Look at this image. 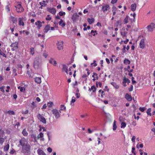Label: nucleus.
Segmentation results:
<instances>
[{"mask_svg": "<svg viewBox=\"0 0 155 155\" xmlns=\"http://www.w3.org/2000/svg\"><path fill=\"white\" fill-rule=\"evenodd\" d=\"M19 144L22 147L21 150L23 153H28L31 149V146L28 142V140L23 137L19 141Z\"/></svg>", "mask_w": 155, "mask_h": 155, "instance_id": "nucleus-1", "label": "nucleus"}, {"mask_svg": "<svg viewBox=\"0 0 155 155\" xmlns=\"http://www.w3.org/2000/svg\"><path fill=\"white\" fill-rule=\"evenodd\" d=\"M42 64V61L39 57H35L34 60L33 66L35 69H40L41 68Z\"/></svg>", "mask_w": 155, "mask_h": 155, "instance_id": "nucleus-2", "label": "nucleus"}, {"mask_svg": "<svg viewBox=\"0 0 155 155\" xmlns=\"http://www.w3.org/2000/svg\"><path fill=\"white\" fill-rule=\"evenodd\" d=\"M16 4L15 6L16 8V11L17 13H21L24 11V9L21 5V2H16Z\"/></svg>", "mask_w": 155, "mask_h": 155, "instance_id": "nucleus-3", "label": "nucleus"}, {"mask_svg": "<svg viewBox=\"0 0 155 155\" xmlns=\"http://www.w3.org/2000/svg\"><path fill=\"white\" fill-rule=\"evenodd\" d=\"M146 28L148 32H152L155 29V24L151 23L148 25Z\"/></svg>", "mask_w": 155, "mask_h": 155, "instance_id": "nucleus-4", "label": "nucleus"}, {"mask_svg": "<svg viewBox=\"0 0 155 155\" xmlns=\"http://www.w3.org/2000/svg\"><path fill=\"white\" fill-rule=\"evenodd\" d=\"M52 114L55 116V118L58 119L60 117V114L58 110L56 109H53L52 110Z\"/></svg>", "mask_w": 155, "mask_h": 155, "instance_id": "nucleus-5", "label": "nucleus"}, {"mask_svg": "<svg viewBox=\"0 0 155 155\" xmlns=\"http://www.w3.org/2000/svg\"><path fill=\"white\" fill-rule=\"evenodd\" d=\"M18 42L15 41L12 43L10 45V47L12 48V51L16 50L18 48Z\"/></svg>", "mask_w": 155, "mask_h": 155, "instance_id": "nucleus-6", "label": "nucleus"}, {"mask_svg": "<svg viewBox=\"0 0 155 155\" xmlns=\"http://www.w3.org/2000/svg\"><path fill=\"white\" fill-rule=\"evenodd\" d=\"M37 117L41 122L44 124H46V121L45 119L39 113L37 115Z\"/></svg>", "mask_w": 155, "mask_h": 155, "instance_id": "nucleus-7", "label": "nucleus"}, {"mask_svg": "<svg viewBox=\"0 0 155 155\" xmlns=\"http://www.w3.org/2000/svg\"><path fill=\"white\" fill-rule=\"evenodd\" d=\"M79 15H78L77 13L74 14L72 15L71 19L73 21L74 23L76 22L78 20Z\"/></svg>", "mask_w": 155, "mask_h": 155, "instance_id": "nucleus-8", "label": "nucleus"}, {"mask_svg": "<svg viewBox=\"0 0 155 155\" xmlns=\"http://www.w3.org/2000/svg\"><path fill=\"white\" fill-rule=\"evenodd\" d=\"M63 42L62 41H59L57 43L58 48L59 50H62L63 48Z\"/></svg>", "mask_w": 155, "mask_h": 155, "instance_id": "nucleus-9", "label": "nucleus"}, {"mask_svg": "<svg viewBox=\"0 0 155 155\" xmlns=\"http://www.w3.org/2000/svg\"><path fill=\"white\" fill-rule=\"evenodd\" d=\"M110 6L108 4L104 5L102 8V10L104 12H105L110 9Z\"/></svg>", "mask_w": 155, "mask_h": 155, "instance_id": "nucleus-10", "label": "nucleus"}, {"mask_svg": "<svg viewBox=\"0 0 155 155\" xmlns=\"http://www.w3.org/2000/svg\"><path fill=\"white\" fill-rule=\"evenodd\" d=\"M10 20L12 21V23L14 24H16L17 22L18 19L17 18L10 15L9 17Z\"/></svg>", "mask_w": 155, "mask_h": 155, "instance_id": "nucleus-11", "label": "nucleus"}, {"mask_svg": "<svg viewBox=\"0 0 155 155\" xmlns=\"http://www.w3.org/2000/svg\"><path fill=\"white\" fill-rule=\"evenodd\" d=\"M35 25L37 26L38 29H40L42 26V22L40 21H38L35 23Z\"/></svg>", "mask_w": 155, "mask_h": 155, "instance_id": "nucleus-12", "label": "nucleus"}, {"mask_svg": "<svg viewBox=\"0 0 155 155\" xmlns=\"http://www.w3.org/2000/svg\"><path fill=\"white\" fill-rule=\"evenodd\" d=\"M139 46L140 48L143 49L145 46V44L144 43V40L143 39H141L140 42Z\"/></svg>", "mask_w": 155, "mask_h": 155, "instance_id": "nucleus-13", "label": "nucleus"}, {"mask_svg": "<svg viewBox=\"0 0 155 155\" xmlns=\"http://www.w3.org/2000/svg\"><path fill=\"white\" fill-rule=\"evenodd\" d=\"M44 134L42 132H40L38 135L37 137L38 139H40L41 141H43L44 140V138H43Z\"/></svg>", "mask_w": 155, "mask_h": 155, "instance_id": "nucleus-14", "label": "nucleus"}, {"mask_svg": "<svg viewBox=\"0 0 155 155\" xmlns=\"http://www.w3.org/2000/svg\"><path fill=\"white\" fill-rule=\"evenodd\" d=\"M23 18H18V25L19 26H24V23L23 21Z\"/></svg>", "mask_w": 155, "mask_h": 155, "instance_id": "nucleus-15", "label": "nucleus"}, {"mask_svg": "<svg viewBox=\"0 0 155 155\" xmlns=\"http://www.w3.org/2000/svg\"><path fill=\"white\" fill-rule=\"evenodd\" d=\"M59 25L62 28H64L66 25V23L64 22L63 20L61 19L60 21L59 22Z\"/></svg>", "mask_w": 155, "mask_h": 155, "instance_id": "nucleus-16", "label": "nucleus"}, {"mask_svg": "<svg viewBox=\"0 0 155 155\" xmlns=\"http://www.w3.org/2000/svg\"><path fill=\"white\" fill-rule=\"evenodd\" d=\"M125 98L129 101L132 100V97L131 95H129L128 94H126L125 95Z\"/></svg>", "mask_w": 155, "mask_h": 155, "instance_id": "nucleus-17", "label": "nucleus"}, {"mask_svg": "<svg viewBox=\"0 0 155 155\" xmlns=\"http://www.w3.org/2000/svg\"><path fill=\"white\" fill-rule=\"evenodd\" d=\"M49 62L51 64H53V63L54 66H56L57 64L56 61L54 60V59L52 58H51L49 60Z\"/></svg>", "mask_w": 155, "mask_h": 155, "instance_id": "nucleus-18", "label": "nucleus"}, {"mask_svg": "<svg viewBox=\"0 0 155 155\" xmlns=\"http://www.w3.org/2000/svg\"><path fill=\"white\" fill-rule=\"evenodd\" d=\"M48 11L53 14H55L56 12L55 9L53 8H49Z\"/></svg>", "mask_w": 155, "mask_h": 155, "instance_id": "nucleus-19", "label": "nucleus"}, {"mask_svg": "<svg viewBox=\"0 0 155 155\" xmlns=\"http://www.w3.org/2000/svg\"><path fill=\"white\" fill-rule=\"evenodd\" d=\"M137 7V5L136 3L132 4L131 5V9L133 11H134L136 10Z\"/></svg>", "mask_w": 155, "mask_h": 155, "instance_id": "nucleus-20", "label": "nucleus"}, {"mask_svg": "<svg viewBox=\"0 0 155 155\" xmlns=\"http://www.w3.org/2000/svg\"><path fill=\"white\" fill-rule=\"evenodd\" d=\"M37 153L39 155H46L42 150L40 149L38 150Z\"/></svg>", "mask_w": 155, "mask_h": 155, "instance_id": "nucleus-21", "label": "nucleus"}, {"mask_svg": "<svg viewBox=\"0 0 155 155\" xmlns=\"http://www.w3.org/2000/svg\"><path fill=\"white\" fill-rule=\"evenodd\" d=\"M63 68L62 69L63 71H65L67 74H68V67L65 64H63Z\"/></svg>", "mask_w": 155, "mask_h": 155, "instance_id": "nucleus-22", "label": "nucleus"}, {"mask_svg": "<svg viewBox=\"0 0 155 155\" xmlns=\"http://www.w3.org/2000/svg\"><path fill=\"white\" fill-rule=\"evenodd\" d=\"M35 82L38 84H40L41 82V78L38 77H36L35 78Z\"/></svg>", "mask_w": 155, "mask_h": 155, "instance_id": "nucleus-23", "label": "nucleus"}, {"mask_svg": "<svg viewBox=\"0 0 155 155\" xmlns=\"http://www.w3.org/2000/svg\"><path fill=\"white\" fill-rule=\"evenodd\" d=\"M89 90L90 91L92 90L93 92L95 93L96 91V88L94 85H93L91 87V88H89Z\"/></svg>", "mask_w": 155, "mask_h": 155, "instance_id": "nucleus-24", "label": "nucleus"}, {"mask_svg": "<svg viewBox=\"0 0 155 155\" xmlns=\"http://www.w3.org/2000/svg\"><path fill=\"white\" fill-rule=\"evenodd\" d=\"M111 84L115 89H117L119 88V86L117 85L116 83L114 82H112L111 83Z\"/></svg>", "mask_w": 155, "mask_h": 155, "instance_id": "nucleus-25", "label": "nucleus"}, {"mask_svg": "<svg viewBox=\"0 0 155 155\" xmlns=\"http://www.w3.org/2000/svg\"><path fill=\"white\" fill-rule=\"evenodd\" d=\"M50 27L49 25H46L44 28L45 32L47 33L49 30H50Z\"/></svg>", "mask_w": 155, "mask_h": 155, "instance_id": "nucleus-26", "label": "nucleus"}, {"mask_svg": "<svg viewBox=\"0 0 155 155\" xmlns=\"http://www.w3.org/2000/svg\"><path fill=\"white\" fill-rule=\"evenodd\" d=\"M22 134L25 137L27 136L28 135V133L26 131V129H24L22 132Z\"/></svg>", "mask_w": 155, "mask_h": 155, "instance_id": "nucleus-27", "label": "nucleus"}, {"mask_svg": "<svg viewBox=\"0 0 155 155\" xmlns=\"http://www.w3.org/2000/svg\"><path fill=\"white\" fill-rule=\"evenodd\" d=\"M151 108H149L147 110L146 113L148 115L151 116L152 115L151 113Z\"/></svg>", "mask_w": 155, "mask_h": 155, "instance_id": "nucleus-28", "label": "nucleus"}, {"mask_svg": "<svg viewBox=\"0 0 155 155\" xmlns=\"http://www.w3.org/2000/svg\"><path fill=\"white\" fill-rule=\"evenodd\" d=\"M5 113H8V114L10 115H14L15 114V113L13 110H9L6 111V112H5Z\"/></svg>", "mask_w": 155, "mask_h": 155, "instance_id": "nucleus-29", "label": "nucleus"}, {"mask_svg": "<svg viewBox=\"0 0 155 155\" xmlns=\"http://www.w3.org/2000/svg\"><path fill=\"white\" fill-rule=\"evenodd\" d=\"M18 88V89L20 90V91L21 92H24L25 91V89L23 87L19 86Z\"/></svg>", "mask_w": 155, "mask_h": 155, "instance_id": "nucleus-30", "label": "nucleus"}, {"mask_svg": "<svg viewBox=\"0 0 155 155\" xmlns=\"http://www.w3.org/2000/svg\"><path fill=\"white\" fill-rule=\"evenodd\" d=\"M120 34L122 36H123V38L126 37V35L127 34V31H124V32H121Z\"/></svg>", "mask_w": 155, "mask_h": 155, "instance_id": "nucleus-31", "label": "nucleus"}, {"mask_svg": "<svg viewBox=\"0 0 155 155\" xmlns=\"http://www.w3.org/2000/svg\"><path fill=\"white\" fill-rule=\"evenodd\" d=\"M87 21L90 24H92L94 21V18H92L91 19L90 18H87Z\"/></svg>", "mask_w": 155, "mask_h": 155, "instance_id": "nucleus-32", "label": "nucleus"}, {"mask_svg": "<svg viewBox=\"0 0 155 155\" xmlns=\"http://www.w3.org/2000/svg\"><path fill=\"white\" fill-rule=\"evenodd\" d=\"M124 63L126 64H129L130 63V61L128 59L125 58Z\"/></svg>", "mask_w": 155, "mask_h": 155, "instance_id": "nucleus-33", "label": "nucleus"}, {"mask_svg": "<svg viewBox=\"0 0 155 155\" xmlns=\"http://www.w3.org/2000/svg\"><path fill=\"white\" fill-rule=\"evenodd\" d=\"M9 2H8V5H6L5 7V9L6 10L7 12H9L10 11V8L9 7Z\"/></svg>", "mask_w": 155, "mask_h": 155, "instance_id": "nucleus-34", "label": "nucleus"}, {"mask_svg": "<svg viewBox=\"0 0 155 155\" xmlns=\"http://www.w3.org/2000/svg\"><path fill=\"white\" fill-rule=\"evenodd\" d=\"M9 146L8 144H7L4 147V151H7L8 150L9 148Z\"/></svg>", "mask_w": 155, "mask_h": 155, "instance_id": "nucleus-35", "label": "nucleus"}, {"mask_svg": "<svg viewBox=\"0 0 155 155\" xmlns=\"http://www.w3.org/2000/svg\"><path fill=\"white\" fill-rule=\"evenodd\" d=\"M30 52L32 55H33L35 53V50L34 48H30Z\"/></svg>", "mask_w": 155, "mask_h": 155, "instance_id": "nucleus-36", "label": "nucleus"}, {"mask_svg": "<svg viewBox=\"0 0 155 155\" xmlns=\"http://www.w3.org/2000/svg\"><path fill=\"white\" fill-rule=\"evenodd\" d=\"M5 141V139L4 138L2 137H1L0 138V145H2L3 143Z\"/></svg>", "mask_w": 155, "mask_h": 155, "instance_id": "nucleus-37", "label": "nucleus"}, {"mask_svg": "<svg viewBox=\"0 0 155 155\" xmlns=\"http://www.w3.org/2000/svg\"><path fill=\"white\" fill-rule=\"evenodd\" d=\"M53 105V103L52 102L50 101L47 103V106L49 107H52Z\"/></svg>", "mask_w": 155, "mask_h": 155, "instance_id": "nucleus-38", "label": "nucleus"}, {"mask_svg": "<svg viewBox=\"0 0 155 155\" xmlns=\"http://www.w3.org/2000/svg\"><path fill=\"white\" fill-rule=\"evenodd\" d=\"M126 126V124L125 123L123 122L121 123L120 124V127L121 128H124Z\"/></svg>", "mask_w": 155, "mask_h": 155, "instance_id": "nucleus-39", "label": "nucleus"}, {"mask_svg": "<svg viewBox=\"0 0 155 155\" xmlns=\"http://www.w3.org/2000/svg\"><path fill=\"white\" fill-rule=\"evenodd\" d=\"M91 32L93 36H95L96 35H97V34L96 31H94V30H92L91 31Z\"/></svg>", "mask_w": 155, "mask_h": 155, "instance_id": "nucleus-40", "label": "nucleus"}, {"mask_svg": "<svg viewBox=\"0 0 155 155\" xmlns=\"http://www.w3.org/2000/svg\"><path fill=\"white\" fill-rule=\"evenodd\" d=\"M12 73L13 74H15V76H16L17 75V70L15 68H12Z\"/></svg>", "mask_w": 155, "mask_h": 155, "instance_id": "nucleus-41", "label": "nucleus"}, {"mask_svg": "<svg viewBox=\"0 0 155 155\" xmlns=\"http://www.w3.org/2000/svg\"><path fill=\"white\" fill-rule=\"evenodd\" d=\"M113 130H116L117 128V126L116 124V121L115 120L114 121V122L113 123Z\"/></svg>", "mask_w": 155, "mask_h": 155, "instance_id": "nucleus-42", "label": "nucleus"}, {"mask_svg": "<svg viewBox=\"0 0 155 155\" xmlns=\"http://www.w3.org/2000/svg\"><path fill=\"white\" fill-rule=\"evenodd\" d=\"M117 9L115 6H113L112 8V12H116L117 11Z\"/></svg>", "mask_w": 155, "mask_h": 155, "instance_id": "nucleus-43", "label": "nucleus"}, {"mask_svg": "<svg viewBox=\"0 0 155 155\" xmlns=\"http://www.w3.org/2000/svg\"><path fill=\"white\" fill-rule=\"evenodd\" d=\"M0 54L1 55H2L3 57H6V56L5 54L0 49Z\"/></svg>", "mask_w": 155, "mask_h": 155, "instance_id": "nucleus-44", "label": "nucleus"}, {"mask_svg": "<svg viewBox=\"0 0 155 155\" xmlns=\"http://www.w3.org/2000/svg\"><path fill=\"white\" fill-rule=\"evenodd\" d=\"M61 110H66V107L63 105H61Z\"/></svg>", "mask_w": 155, "mask_h": 155, "instance_id": "nucleus-45", "label": "nucleus"}, {"mask_svg": "<svg viewBox=\"0 0 155 155\" xmlns=\"http://www.w3.org/2000/svg\"><path fill=\"white\" fill-rule=\"evenodd\" d=\"M45 3H46L45 1L43 0V1H42V2H39V3L40 5H44L45 4L46 5V6L47 5V4H46Z\"/></svg>", "mask_w": 155, "mask_h": 155, "instance_id": "nucleus-46", "label": "nucleus"}, {"mask_svg": "<svg viewBox=\"0 0 155 155\" xmlns=\"http://www.w3.org/2000/svg\"><path fill=\"white\" fill-rule=\"evenodd\" d=\"M94 64L93 66L94 67H96L97 65V64L96 63V61L94 60L93 61V63H92L91 64V65H92Z\"/></svg>", "mask_w": 155, "mask_h": 155, "instance_id": "nucleus-47", "label": "nucleus"}, {"mask_svg": "<svg viewBox=\"0 0 155 155\" xmlns=\"http://www.w3.org/2000/svg\"><path fill=\"white\" fill-rule=\"evenodd\" d=\"M127 78L126 77H124L123 80V81L122 82L123 84H126L127 82Z\"/></svg>", "mask_w": 155, "mask_h": 155, "instance_id": "nucleus-48", "label": "nucleus"}, {"mask_svg": "<svg viewBox=\"0 0 155 155\" xmlns=\"http://www.w3.org/2000/svg\"><path fill=\"white\" fill-rule=\"evenodd\" d=\"M59 14L60 16H62L65 15V13L64 12H60Z\"/></svg>", "mask_w": 155, "mask_h": 155, "instance_id": "nucleus-49", "label": "nucleus"}, {"mask_svg": "<svg viewBox=\"0 0 155 155\" xmlns=\"http://www.w3.org/2000/svg\"><path fill=\"white\" fill-rule=\"evenodd\" d=\"M135 150V148L134 147H132V153H133L134 155H136V153H135L134 150Z\"/></svg>", "mask_w": 155, "mask_h": 155, "instance_id": "nucleus-50", "label": "nucleus"}, {"mask_svg": "<svg viewBox=\"0 0 155 155\" xmlns=\"http://www.w3.org/2000/svg\"><path fill=\"white\" fill-rule=\"evenodd\" d=\"M139 110L142 112H143L145 110V108L144 107H140L139 108Z\"/></svg>", "mask_w": 155, "mask_h": 155, "instance_id": "nucleus-51", "label": "nucleus"}, {"mask_svg": "<svg viewBox=\"0 0 155 155\" xmlns=\"http://www.w3.org/2000/svg\"><path fill=\"white\" fill-rule=\"evenodd\" d=\"M29 111L28 110H26L25 111H22V114H28V113Z\"/></svg>", "mask_w": 155, "mask_h": 155, "instance_id": "nucleus-52", "label": "nucleus"}, {"mask_svg": "<svg viewBox=\"0 0 155 155\" xmlns=\"http://www.w3.org/2000/svg\"><path fill=\"white\" fill-rule=\"evenodd\" d=\"M75 98L74 97H72L71 101V103H74V102H75Z\"/></svg>", "mask_w": 155, "mask_h": 155, "instance_id": "nucleus-53", "label": "nucleus"}, {"mask_svg": "<svg viewBox=\"0 0 155 155\" xmlns=\"http://www.w3.org/2000/svg\"><path fill=\"white\" fill-rule=\"evenodd\" d=\"M5 87L4 86H2L0 88V90H1V91H2V92L3 93L5 92V90H4L5 87Z\"/></svg>", "mask_w": 155, "mask_h": 155, "instance_id": "nucleus-54", "label": "nucleus"}, {"mask_svg": "<svg viewBox=\"0 0 155 155\" xmlns=\"http://www.w3.org/2000/svg\"><path fill=\"white\" fill-rule=\"evenodd\" d=\"M27 74L28 75V76L30 77H31V78L33 76L31 75V73L28 71H28H27Z\"/></svg>", "mask_w": 155, "mask_h": 155, "instance_id": "nucleus-55", "label": "nucleus"}, {"mask_svg": "<svg viewBox=\"0 0 155 155\" xmlns=\"http://www.w3.org/2000/svg\"><path fill=\"white\" fill-rule=\"evenodd\" d=\"M31 107L32 108H34V107H36L35 103V102H33L31 103Z\"/></svg>", "mask_w": 155, "mask_h": 155, "instance_id": "nucleus-56", "label": "nucleus"}, {"mask_svg": "<svg viewBox=\"0 0 155 155\" xmlns=\"http://www.w3.org/2000/svg\"><path fill=\"white\" fill-rule=\"evenodd\" d=\"M124 22L126 24L128 23V18L127 17L125 18L124 19Z\"/></svg>", "mask_w": 155, "mask_h": 155, "instance_id": "nucleus-57", "label": "nucleus"}, {"mask_svg": "<svg viewBox=\"0 0 155 155\" xmlns=\"http://www.w3.org/2000/svg\"><path fill=\"white\" fill-rule=\"evenodd\" d=\"M47 17L46 18V20L47 21H48V20H50L51 19V17H50V15H47Z\"/></svg>", "mask_w": 155, "mask_h": 155, "instance_id": "nucleus-58", "label": "nucleus"}, {"mask_svg": "<svg viewBox=\"0 0 155 155\" xmlns=\"http://www.w3.org/2000/svg\"><path fill=\"white\" fill-rule=\"evenodd\" d=\"M136 139V137L135 136H133L131 138V140L132 142H135V140Z\"/></svg>", "mask_w": 155, "mask_h": 155, "instance_id": "nucleus-59", "label": "nucleus"}, {"mask_svg": "<svg viewBox=\"0 0 155 155\" xmlns=\"http://www.w3.org/2000/svg\"><path fill=\"white\" fill-rule=\"evenodd\" d=\"M133 87L132 85H131L130 88L128 89L129 91H133Z\"/></svg>", "mask_w": 155, "mask_h": 155, "instance_id": "nucleus-60", "label": "nucleus"}, {"mask_svg": "<svg viewBox=\"0 0 155 155\" xmlns=\"http://www.w3.org/2000/svg\"><path fill=\"white\" fill-rule=\"evenodd\" d=\"M15 152V150L14 149H12L11 150H10V153L11 154H13Z\"/></svg>", "mask_w": 155, "mask_h": 155, "instance_id": "nucleus-61", "label": "nucleus"}, {"mask_svg": "<svg viewBox=\"0 0 155 155\" xmlns=\"http://www.w3.org/2000/svg\"><path fill=\"white\" fill-rule=\"evenodd\" d=\"M117 1V0H112L111 2V3L112 4H114L116 3Z\"/></svg>", "mask_w": 155, "mask_h": 155, "instance_id": "nucleus-62", "label": "nucleus"}, {"mask_svg": "<svg viewBox=\"0 0 155 155\" xmlns=\"http://www.w3.org/2000/svg\"><path fill=\"white\" fill-rule=\"evenodd\" d=\"M132 125L134 126H135L137 125V123L135 121H133L132 123Z\"/></svg>", "mask_w": 155, "mask_h": 155, "instance_id": "nucleus-63", "label": "nucleus"}, {"mask_svg": "<svg viewBox=\"0 0 155 155\" xmlns=\"http://www.w3.org/2000/svg\"><path fill=\"white\" fill-rule=\"evenodd\" d=\"M17 66L18 69L21 68L22 69V65L21 64H18L17 65Z\"/></svg>", "mask_w": 155, "mask_h": 155, "instance_id": "nucleus-64", "label": "nucleus"}]
</instances>
